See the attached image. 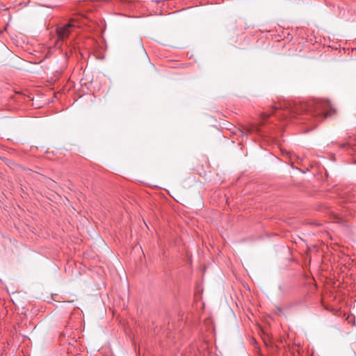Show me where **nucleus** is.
Here are the masks:
<instances>
[{
	"label": "nucleus",
	"mask_w": 356,
	"mask_h": 356,
	"mask_svg": "<svg viewBox=\"0 0 356 356\" xmlns=\"http://www.w3.org/2000/svg\"><path fill=\"white\" fill-rule=\"evenodd\" d=\"M348 145H349V144H348V143L343 144L342 147H345L346 146H348Z\"/></svg>",
	"instance_id": "4"
},
{
	"label": "nucleus",
	"mask_w": 356,
	"mask_h": 356,
	"mask_svg": "<svg viewBox=\"0 0 356 356\" xmlns=\"http://www.w3.org/2000/svg\"><path fill=\"white\" fill-rule=\"evenodd\" d=\"M261 124H252L248 129V131L250 133H259Z\"/></svg>",
	"instance_id": "3"
},
{
	"label": "nucleus",
	"mask_w": 356,
	"mask_h": 356,
	"mask_svg": "<svg viewBox=\"0 0 356 356\" xmlns=\"http://www.w3.org/2000/svg\"><path fill=\"white\" fill-rule=\"evenodd\" d=\"M74 27L75 25L72 23V21L63 26L58 27L57 34L58 39L60 40H64L67 39Z\"/></svg>",
	"instance_id": "2"
},
{
	"label": "nucleus",
	"mask_w": 356,
	"mask_h": 356,
	"mask_svg": "<svg viewBox=\"0 0 356 356\" xmlns=\"http://www.w3.org/2000/svg\"><path fill=\"white\" fill-rule=\"evenodd\" d=\"M282 109L280 104L273 106L272 113H264L261 115V119L264 120L275 113L279 118H286L295 117L296 114L306 113L312 116L315 121H321L327 117H330L335 113V109L332 106L330 102L327 100H316L311 102L302 103L296 106L294 108H287L284 110L281 114L275 113L276 111Z\"/></svg>",
	"instance_id": "1"
}]
</instances>
